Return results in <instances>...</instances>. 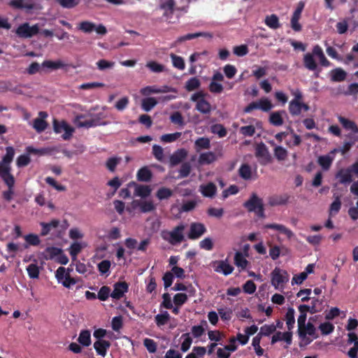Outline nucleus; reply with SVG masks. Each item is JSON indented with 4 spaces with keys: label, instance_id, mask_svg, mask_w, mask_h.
<instances>
[{
    "label": "nucleus",
    "instance_id": "obj_33",
    "mask_svg": "<svg viewBox=\"0 0 358 358\" xmlns=\"http://www.w3.org/2000/svg\"><path fill=\"white\" fill-rule=\"evenodd\" d=\"M331 80L333 82H342L345 80L347 73L341 68H336L329 73Z\"/></svg>",
    "mask_w": 358,
    "mask_h": 358
},
{
    "label": "nucleus",
    "instance_id": "obj_18",
    "mask_svg": "<svg viewBox=\"0 0 358 358\" xmlns=\"http://www.w3.org/2000/svg\"><path fill=\"white\" fill-rule=\"evenodd\" d=\"M278 341H285L287 345H291L292 341V331L287 329V331L285 332H275L272 336L271 343L273 344Z\"/></svg>",
    "mask_w": 358,
    "mask_h": 358
},
{
    "label": "nucleus",
    "instance_id": "obj_8",
    "mask_svg": "<svg viewBox=\"0 0 358 358\" xmlns=\"http://www.w3.org/2000/svg\"><path fill=\"white\" fill-rule=\"evenodd\" d=\"M210 265L215 272L222 273L224 275L231 274L234 269L228 259L213 261L210 262Z\"/></svg>",
    "mask_w": 358,
    "mask_h": 358
},
{
    "label": "nucleus",
    "instance_id": "obj_49",
    "mask_svg": "<svg viewBox=\"0 0 358 358\" xmlns=\"http://www.w3.org/2000/svg\"><path fill=\"white\" fill-rule=\"evenodd\" d=\"M289 138L287 140L286 144L289 147H293L299 145L301 142V138L300 136L294 133V131L292 130L290 134H289Z\"/></svg>",
    "mask_w": 358,
    "mask_h": 358
},
{
    "label": "nucleus",
    "instance_id": "obj_64",
    "mask_svg": "<svg viewBox=\"0 0 358 358\" xmlns=\"http://www.w3.org/2000/svg\"><path fill=\"white\" fill-rule=\"evenodd\" d=\"M223 71L227 78L231 79L235 76L237 69L234 65L227 64L224 66Z\"/></svg>",
    "mask_w": 358,
    "mask_h": 358
},
{
    "label": "nucleus",
    "instance_id": "obj_56",
    "mask_svg": "<svg viewBox=\"0 0 358 358\" xmlns=\"http://www.w3.org/2000/svg\"><path fill=\"white\" fill-rule=\"evenodd\" d=\"M43 66L51 69H59L64 66V63L62 61H51L46 60L43 62Z\"/></svg>",
    "mask_w": 358,
    "mask_h": 358
},
{
    "label": "nucleus",
    "instance_id": "obj_35",
    "mask_svg": "<svg viewBox=\"0 0 358 358\" xmlns=\"http://www.w3.org/2000/svg\"><path fill=\"white\" fill-rule=\"evenodd\" d=\"M234 263L236 266L241 270L245 269L249 264V262L247 260L246 256L241 252H236L235 253Z\"/></svg>",
    "mask_w": 358,
    "mask_h": 358
},
{
    "label": "nucleus",
    "instance_id": "obj_1",
    "mask_svg": "<svg viewBox=\"0 0 358 358\" xmlns=\"http://www.w3.org/2000/svg\"><path fill=\"white\" fill-rule=\"evenodd\" d=\"M306 315H299L297 319L298 334L301 347L308 345L317 338L316 328L311 322H306Z\"/></svg>",
    "mask_w": 358,
    "mask_h": 358
},
{
    "label": "nucleus",
    "instance_id": "obj_16",
    "mask_svg": "<svg viewBox=\"0 0 358 358\" xmlns=\"http://www.w3.org/2000/svg\"><path fill=\"white\" fill-rule=\"evenodd\" d=\"M338 152L337 149H334L328 155L320 156L317 159L319 165L323 170L327 171L334 159L335 154Z\"/></svg>",
    "mask_w": 358,
    "mask_h": 358
},
{
    "label": "nucleus",
    "instance_id": "obj_47",
    "mask_svg": "<svg viewBox=\"0 0 358 358\" xmlns=\"http://www.w3.org/2000/svg\"><path fill=\"white\" fill-rule=\"evenodd\" d=\"M181 338L182 341L181 343L180 349L182 352H185L190 348L192 343V338L188 333L182 334Z\"/></svg>",
    "mask_w": 358,
    "mask_h": 358
},
{
    "label": "nucleus",
    "instance_id": "obj_13",
    "mask_svg": "<svg viewBox=\"0 0 358 358\" xmlns=\"http://www.w3.org/2000/svg\"><path fill=\"white\" fill-rule=\"evenodd\" d=\"M206 232V227L200 222H192L189 225L187 237L189 239L195 240L199 238Z\"/></svg>",
    "mask_w": 358,
    "mask_h": 358
},
{
    "label": "nucleus",
    "instance_id": "obj_62",
    "mask_svg": "<svg viewBox=\"0 0 358 358\" xmlns=\"http://www.w3.org/2000/svg\"><path fill=\"white\" fill-rule=\"evenodd\" d=\"M69 236L71 239H82L84 237L83 232L78 227H73L69 231Z\"/></svg>",
    "mask_w": 358,
    "mask_h": 358
},
{
    "label": "nucleus",
    "instance_id": "obj_61",
    "mask_svg": "<svg viewBox=\"0 0 358 358\" xmlns=\"http://www.w3.org/2000/svg\"><path fill=\"white\" fill-rule=\"evenodd\" d=\"M275 157L280 161L285 160L287 156V151L281 146H277L274 149Z\"/></svg>",
    "mask_w": 358,
    "mask_h": 358
},
{
    "label": "nucleus",
    "instance_id": "obj_11",
    "mask_svg": "<svg viewBox=\"0 0 358 358\" xmlns=\"http://www.w3.org/2000/svg\"><path fill=\"white\" fill-rule=\"evenodd\" d=\"M53 127L55 133L61 134L64 140L69 139L73 132V129L64 121L55 120Z\"/></svg>",
    "mask_w": 358,
    "mask_h": 358
},
{
    "label": "nucleus",
    "instance_id": "obj_40",
    "mask_svg": "<svg viewBox=\"0 0 358 358\" xmlns=\"http://www.w3.org/2000/svg\"><path fill=\"white\" fill-rule=\"evenodd\" d=\"M285 111L273 112L270 114L269 121L274 126H280L283 124Z\"/></svg>",
    "mask_w": 358,
    "mask_h": 358
},
{
    "label": "nucleus",
    "instance_id": "obj_42",
    "mask_svg": "<svg viewBox=\"0 0 358 358\" xmlns=\"http://www.w3.org/2000/svg\"><path fill=\"white\" fill-rule=\"evenodd\" d=\"M295 311L294 308H289L285 315V322L288 330L292 331L295 324Z\"/></svg>",
    "mask_w": 358,
    "mask_h": 358
},
{
    "label": "nucleus",
    "instance_id": "obj_29",
    "mask_svg": "<svg viewBox=\"0 0 358 358\" xmlns=\"http://www.w3.org/2000/svg\"><path fill=\"white\" fill-rule=\"evenodd\" d=\"M110 346V342L105 340H98L94 343V348L96 353L103 357L106 355L107 350Z\"/></svg>",
    "mask_w": 358,
    "mask_h": 358
},
{
    "label": "nucleus",
    "instance_id": "obj_19",
    "mask_svg": "<svg viewBox=\"0 0 358 358\" xmlns=\"http://www.w3.org/2000/svg\"><path fill=\"white\" fill-rule=\"evenodd\" d=\"M262 129V124L253 120L250 125L241 127L240 128V133L245 136H252L257 130Z\"/></svg>",
    "mask_w": 358,
    "mask_h": 358
},
{
    "label": "nucleus",
    "instance_id": "obj_53",
    "mask_svg": "<svg viewBox=\"0 0 358 358\" xmlns=\"http://www.w3.org/2000/svg\"><path fill=\"white\" fill-rule=\"evenodd\" d=\"M275 329L276 327L275 324H265L260 328V331L257 335H260V338L263 336H268L275 332Z\"/></svg>",
    "mask_w": 358,
    "mask_h": 358
},
{
    "label": "nucleus",
    "instance_id": "obj_60",
    "mask_svg": "<svg viewBox=\"0 0 358 358\" xmlns=\"http://www.w3.org/2000/svg\"><path fill=\"white\" fill-rule=\"evenodd\" d=\"M201 85L199 79L196 77H193L189 79L185 84V90H196Z\"/></svg>",
    "mask_w": 358,
    "mask_h": 358
},
{
    "label": "nucleus",
    "instance_id": "obj_14",
    "mask_svg": "<svg viewBox=\"0 0 358 358\" xmlns=\"http://www.w3.org/2000/svg\"><path fill=\"white\" fill-rule=\"evenodd\" d=\"M264 228L274 230L277 231L279 235H284L289 240L292 239L294 236V234L292 230H290L287 227L281 224H266L264 226Z\"/></svg>",
    "mask_w": 358,
    "mask_h": 358
},
{
    "label": "nucleus",
    "instance_id": "obj_48",
    "mask_svg": "<svg viewBox=\"0 0 358 358\" xmlns=\"http://www.w3.org/2000/svg\"><path fill=\"white\" fill-rule=\"evenodd\" d=\"M171 58L172 60L173 66L179 69V70H184L185 68V64L184 59L182 57L178 56L175 54H171Z\"/></svg>",
    "mask_w": 358,
    "mask_h": 358
},
{
    "label": "nucleus",
    "instance_id": "obj_2",
    "mask_svg": "<svg viewBox=\"0 0 358 358\" xmlns=\"http://www.w3.org/2000/svg\"><path fill=\"white\" fill-rule=\"evenodd\" d=\"M6 151V155L0 162V177L8 186H12L15 184V178L10 173V164L15 155V150L13 148L8 147Z\"/></svg>",
    "mask_w": 358,
    "mask_h": 358
},
{
    "label": "nucleus",
    "instance_id": "obj_59",
    "mask_svg": "<svg viewBox=\"0 0 358 358\" xmlns=\"http://www.w3.org/2000/svg\"><path fill=\"white\" fill-rule=\"evenodd\" d=\"M341 207V202L338 196H336L335 200L331 204L329 208V216L335 215L338 213Z\"/></svg>",
    "mask_w": 358,
    "mask_h": 358
},
{
    "label": "nucleus",
    "instance_id": "obj_50",
    "mask_svg": "<svg viewBox=\"0 0 358 358\" xmlns=\"http://www.w3.org/2000/svg\"><path fill=\"white\" fill-rule=\"evenodd\" d=\"M150 178H151V172L146 167L141 169L137 173V179L140 181L147 182V181L150 180Z\"/></svg>",
    "mask_w": 358,
    "mask_h": 358
},
{
    "label": "nucleus",
    "instance_id": "obj_21",
    "mask_svg": "<svg viewBox=\"0 0 358 358\" xmlns=\"http://www.w3.org/2000/svg\"><path fill=\"white\" fill-rule=\"evenodd\" d=\"M303 65L309 71H316L315 75L317 77L319 76V73L321 69H318L317 64L314 59L313 55L311 53H306L303 56Z\"/></svg>",
    "mask_w": 358,
    "mask_h": 358
},
{
    "label": "nucleus",
    "instance_id": "obj_27",
    "mask_svg": "<svg viewBox=\"0 0 358 358\" xmlns=\"http://www.w3.org/2000/svg\"><path fill=\"white\" fill-rule=\"evenodd\" d=\"M128 290V285L124 282H117L114 285V289L110 296L114 299H119L123 296Z\"/></svg>",
    "mask_w": 358,
    "mask_h": 358
},
{
    "label": "nucleus",
    "instance_id": "obj_12",
    "mask_svg": "<svg viewBox=\"0 0 358 358\" xmlns=\"http://www.w3.org/2000/svg\"><path fill=\"white\" fill-rule=\"evenodd\" d=\"M255 156L259 163L263 165L268 164L271 160L269 152L264 143H259L256 145Z\"/></svg>",
    "mask_w": 358,
    "mask_h": 358
},
{
    "label": "nucleus",
    "instance_id": "obj_17",
    "mask_svg": "<svg viewBox=\"0 0 358 358\" xmlns=\"http://www.w3.org/2000/svg\"><path fill=\"white\" fill-rule=\"evenodd\" d=\"M134 187V195L141 198H146L152 192V189L148 185H138L135 182L128 184V187Z\"/></svg>",
    "mask_w": 358,
    "mask_h": 358
},
{
    "label": "nucleus",
    "instance_id": "obj_6",
    "mask_svg": "<svg viewBox=\"0 0 358 358\" xmlns=\"http://www.w3.org/2000/svg\"><path fill=\"white\" fill-rule=\"evenodd\" d=\"M55 278L59 284H62L64 287L71 289L77 283V280L72 278L70 271L66 268L60 266L55 272Z\"/></svg>",
    "mask_w": 358,
    "mask_h": 358
},
{
    "label": "nucleus",
    "instance_id": "obj_52",
    "mask_svg": "<svg viewBox=\"0 0 358 358\" xmlns=\"http://www.w3.org/2000/svg\"><path fill=\"white\" fill-rule=\"evenodd\" d=\"M55 1L62 8L67 9L75 8L80 3V0H55Z\"/></svg>",
    "mask_w": 358,
    "mask_h": 358
},
{
    "label": "nucleus",
    "instance_id": "obj_26",
    "mask_svg": "<svg viewBox=\"0 0 358 358\" xmlns=\"http://www.w3.org/2000/svg\"><path fill=\"white\" fill-rule=\"evenodd\" d=\"M47 117L48 114L45 112L39 113L38 117L34 120L32 124L36 131L41 132L46 129L48 124L45 120Z\"/></svg>",
    "mask_w": 358,
    "mask_h": 358
},
{
    "label": "nucleus",
    "instance_id": "obj_23",
    "mask_svg": "<svg viewBox=\"0 0 358 358\" xmlns=\"http://www.w3.org/2000/svg\"><path fill=\"white\" fill-rule=\"evenodd\" d=\"M238 173L243 179L248 180L256 176V169L248 164H243L238 169Z\"/></svg>",
    "mask_w": 358,
    "mask_h": 358
},
{
    "label": "nucleus",
    "instance_id": "obj_46",
    "mask_svg": "<svg viewBox=\"0 0 358 358\" xmlns=\"http://www.w3.org/2000/svg\"><path fill=\"white\" fill-rule=\"evenodd\" d=\"M170 315L167 311H164L160 314H157L155 317V321L158 327L163 326L169 321Z\"/></svg>",
    "mask_w": 358,
    "mask_h": 358
},
{
    "label": "nucleus",
    "instance_id": "obj_41",
    "mask_svg": "<svg viewBox=\"0 0 358 358\" xmlns=\"http://www.w3.org/2000/svg\"><path fill=\"white\" fill-rule=\"evenodd\" d=\"M62 249L55 247L48 248L45 250L43 255L45 259H53L56 261Z\"/></svg>",
    "mask_w": 358,
    "mask_h": 358
},
{
    "label": "nucleus",
    "instance_id": "obj_7",
    "mask_svg": "<svg viewBox=\"0 0 358 358\" xmlns=\"http://www.w3.org/2000/svg\"><path fill=\"white\" fill-rule=\"evenodd\" d=\"M40 29L38 24L32 26L29 22L20 24L15 30V34L21 38H31L39 33Z\"/></svg>",
    "mask_w": 358,
    "mask_h": 358
},
{
    "label": "nucleus",
    "instance_id": "obj_43",
    "mask_svg": "<svg viewBox=\"0 0 358 358\" xmlns=\"http://www.w3.org/2000/svg\"><path fill=\"white\" fill-rule=\"evenodd\" d=\"M145 66L149 69L150 71L156 73H162L166 71V68L164 65L155 61H150L147 62Z\"/></svg>",
    "mask_w": 358,
    "mask_h": 358
},
{
    "label": "nucleus",
    "instance_id": "obj_45",
    "mask_svg": "<svg viewBox=\"0 0 358 358\" xmlns=\"http://www.w3.org/2000/svg\"><path fill=\"white\" fill-rule=\"evenodd\" d=\"M78 29L83 33L89 34L95 29V24L90 21H82L79 23Z\"/></svg>",
    "mask_w": 358,
    "mask_h": 358
},
{
    "label": "nucleus",
    "instance_id": "obj_54",
    "mask_svg": "<svg viewBox=\"0 0 358 358\" xmlns=\"http://www.w3.org/2000/svg\"><path fill=\"white\" fill-rule=\"evenodd\" d=\"M261 339L262 338H260V335H257L252 338V345L258 356H262L264 354V350L260 346Z\"/></svg>",
    "mask_w": 358,
    "mask_h": 358
},
{
    "label": "nucleus",
    "instance_id": "obj_20",
    "mask_svg": "<svg viewBox=\"0 0 358 358\" xmlns=\"http://www.w3.org/2000/svg\"><path fill=\"white\" fill-rule=\"evenodd\" d=\"M192 100L196 101V108L201 113H206L210 110V104L203 99L201 93L198 92L192 96Z\"/></svg>",
    "mask_w": 358,
    "mask_h": 358
},
{
    "label": "nucleus",
    "instance_id": "obj_32",
    "mask_svg": "<svg viewBox=\"0 0 358 358\" xmlns=\"http://www.w3.org/2000/svg\"><path fill=\"white\" fill-rule=\"evenodd\" d=\"M338 120L345 129L358 134V126L353 121L341 115L338 116Z\"/></svg>",
    "mask_w": 358,
    "mask_h": 358
},
{
    "label": "nucleus",
    "instance_id": "obj_24",
    "mask_svg": "<svg viewBox=\"0 0 358 358\" xmlns=\"http://www.w3.org/2000/svg\"><path fill=\"white\" fill-rule=\"evenodd\" d=\"M60 224V221L57 219H52L49 222H41L40 225L41 227V235L42 236H47L52 230L57 229Z\"/></svg>",
    "mask_w": 358,
    "mask_h": 358
},
{
    "label": "nucleus",
    "instance_id": "obj_9",
    "mask_svg": "<svg viewBox=\"0 0 358 358\" xmlns=\"http://www.w3.org/2000/svg\"><path fill=\"white\" fill-rule=\"evenodd\" d=\"M294 99L289 103V112L294 115H299L301 110H308L309 107L301 101V94L298 91L294 94Z\"/></svg>",
    "mask_w": 358,
    "mask_h": 358
},
{
    "label": "nucleus",
    "instance_id": "obj_38",
    "mask_svg": "<svg viewBox=\"0 0 358 358\" xmlns=\"http://www.w3.org/2000/svg\"><path fill=\"white\" fill-rule=\"evenodd\" d=\"M217 157L213 152H207L201 153L199 157V163L201 165L209 164L214 162Z\"/></svg>",
    "mask_w": 358,
    "mask_h": 358
},
{
    "label": "nucleus",
    "instance_id": "obj_3",
    "mask_svg": "<svg viewBox=\"0 0 358 358\" xmlns=\"http://www.w3.org/2000/svg\"><path fill=\"white\" fill-rule=\"evenodd\" d=\"M185 227L180 224L174 227L172 230H163L161 232L162 238L171 245L180 243L185 238L184 231Z\"/></svg>",
    "mask_w": 358,
    "mask_h": 358
},
{
    "label": "nucleus",
    "instance_id": "obj_63",
    "mask_svg": "<svg viewBox=\"0 0 358 358\" xmlns=\"http://www.w3.org/2000/svg\"><path fill=\"white\" fill-rule=\"evenodd\" d=\"M121 159L120 157H113L109 158L106 163L107 169L113 172L115 170V168L117 164H120Z\"/></svg>",
    "mask_w": 358,
    "mask_h": 358
},
{
    "label": "nucleus",
    "instance_id": "obj_57",
    "mask_svg": "<svg viewBox=\"0 0 358 358\" xmlns=\"http://www.w3.org/2000/svg\"><path fill=\"white\" fill-rule=\"evenodd\" d=\"M24 239L30 245H38L41 243L39 236L35 234H27L24 236Z\"/></svg>",
    "mask_w": 358,
    "mask_h": 358
},
{
    "label": "nucleus",
    "instance_id": "obj_4",
    "mask_svg": "<svg viewBox=\"0 0 358 358\" xmlns=\"http://www.w3.org/2000/svg\"><path fill=\"white\" fill-rule=\"evenodd\" d=\"M289 280L288 273L280 268H275L271 273V283L278 291H282Z\"/></svg>",
    "mask_w": 358,
    "mask_h": 358
},
{
    "label": "nucleus",
    "instance_id": "obj_31",
    "mask_svg": "<svg viewBox=\"0 0 358 358\" xmlns=\"http://www.w3.org/2000/svg\"><path fill=\"white\" fill-rule=\"evenodd\" d=\"M348 343H354V346L348 352V356L350 358H357L358 337L355 333L348 334Z\"/></svg>",
    "mask_w": 358,
    "mask_h": 358
},
{
    "label": "nucleus",
    "instance_id": "obj_15",
    "mask_svg": "<svg viewBox=\"0 0 358 358\" xmlns=\"http://www.w3.org/2000/svg\"><path fill=\"white\" fill-rule=\"evenodd\" d=\"M133 208H138L142 213H148L155 209V205L151 200H134L131 202Z\"/></svg>",
    "mask_w": 358,
    "mask_h": 358
},
{
    "label": "nucleus",
    "instance_id": "obj_39",
    "mask_svg": "<svg viewBox=\"0 0 358 358\" xmlns=\"http://www.w3.org/2000/svg\"><path fill=\"white\" fill-rule=\"evenodd\" d=\"M86 246L85 243L82 242H74L69 248V252L72 257L73 260H76L78 254Z\"/></svg>",
    "mask_w": 358,
    "mask_h": 358
},
{
    "label": "nucleus",
    "instance_id": "obj_34",
    "mask_svg": "<svg viewBox=\"0 0 358 358\" xmlns=\"http://www.w3.org/2000/svg\"><path fill=\"white\" fill-rule=\"evenodd\" d=\"M208 324L205 320H202L200 324L194 325L192 327L191 333L194 338H199L205 334Z\"/></svg>",
    "mask_w": 358,
    "mask_h": 358
},
{
    "label": "nucleus",
    "instance_id": "obj_58",
    "mask_svg": "<svg viewBox=\"0 0 358 358\" xmlns=\"http://www.w3.org/2000/svg\"><path fill=\"white\" fill-rule=\"evenodd\" d=\"M157 103V101L155 98H145L142 101V107L144 110L150 111L152 108L155 106Z\"/></svg>",
    "mask_w": 358,
    "mask_h": 358
},
{
    "label": "nucleus",
    "instance_id": "obj_25",
    "mask_svg": "<svg viewBox=\"0 0 358 358\" xmlns=\"http://www.w3.org/2000/svg\"><path fill=\"white\" fill-rule=\"evenodd\" d=\"M320 302L315 299L313 301L312 305H300L298 308L300 315H304L307 316V313H315L320 310Z\"/></svg>",
    "mask_w": 358,
    "mask_h": 358
},
{
    "label": "nucleus",
    "instance_id": "obj_28",
    "mask_svg": "<svg viewBox=\"0 0 358 358\" xmlns=\"http://www.w3.org/2000/svg\"><path fill=\"white\" fill-rule=\"evenodd\" d=\"M175 6V0H164L160 3L159 8L164 11V16L169 18L174 12Z\"/></svg>",
    "mask_w": 358,
    "mask_h": 358
},
{
    "label": "nucleus",
    "instance_id": "obj_55",
    "mask_svg": "<svg viewBox=\"0 0 358 358\" xmlns=\"http://www.w3.org/2000/svg\"><path fill=\"white\" fill-rule=\"evenodd\" d=\"M195 148L197 151L210 148V140L208 138H200L195 141Z\"/></svg>",
    "mask_w": 358,
    "mask_h": 358
},
{
    "label": "nucleus",
    "instance_id": "obj_44",
    "mask_svg": "<svg viewBox=\"0 0 358 358\" xmlns=\"http://www.w3.org/2000/svg\"><path fill=\"white\" fill-rule=\"evenodd\" d=\"M78 341L79 343L83 346H89L91 344V334L90 331H81L79 334Z\"/></svg>",
    "mask_w": 358,
    "mask_h": 358
},
{
    "label": "nucleus",
    "instance_id": "obj_22",
    "mask_svg": "<svg viewBox=\"0 0 358 358\" xmlns=\"http://www.w3.org/2000/svg\"><path fill=\"white\" fill-rule=\"evenodd\" d=\"M199 192L204 197L213 198L217 193V187L213 182L202 184L199 186Z\"/></svg>",
    "mask_w": 358,
    "mask_h": 358
},
{
    "label": "nucleus",
    "instance_id": "obj_5",
    "mask_svg": "<svg viewBox=\"0 0 358 358\" xmlns=\"http://www.w3.org/2000/svg\"><path fill=\"white\" fill-rule=\"evenodd\" d=\"M244 206L250 212H254L257 216L264 217V205L262 199L256 194H252L250 199L244 203Z\"/></svg>",
    "mask_w": 358,
    "mask_h": 358
},
{
    "label": "nucleus",
    "instance_id": "obj_10",
    "mask_svg": "<svg viewBox=\"0 0 358 358\" xmlns=\"http://www.w3.org/2000/svg\"><path fill=\"white\" fill-rule=\"evenodd\" d=\"M273 107L271 101L267 98H262L250 103L245 109V113H250L254 109H259L264 112L271 110Z\"/></svg>",
    "mask_w": 358,
    "mask_h": 358
},
{
    "label": "nucleus",
    "instance_id": "obj_51",
    "mask_svg": "<svg viewBox=\"0 0 358 358\" xmlns=\"http://www.w3.org/2000/svg\"><path fill=\"white\" fill-rule=\"evenodd\" d=\"M27 271L30 278L36 279L39 276L40 270L36 264H31L27 267Z\"/></svg>",
    "mask_w": 358,
    "mask_h": 358
},
{
    "label": "nucleus",
    "instance_id": "obj_36",
    "mask_svg": "<svg viewBox=\"0 0 358 358\" xmlns=\"http://www.w3.org/2000/svg\"><path fill=\"white\" fill-rule=\"evenodd\" d=\"M187 155V151L185 149H180L174 152L170 157V163L175 166L181 162Z\"/></svg>",
    "mask_w": 358,
    "mask_h": 358
},
{
    "label": "nucleus",
    "instance_id": "obj_37",
    "mask_svg": "<svg viewBox=\"0 0 358 358\" xmlns=\"http://www.w3.org/2000/svg\"><path fill=\"white\" fill-rule=\"evenodd\" d=\"M264 23L272 29H277L281 27L279 18L275 14L266 16Z\"/></svg>",
    "mask_w": 358,
    "mask_h": 358
},
{
    "label": "nucleus",
    "instance_id": "obj_30",
    "mask_svg": "<svg viewBox=\"0 0 358 358\" xmlns=\"http://www.w3.org/2000/svg\"><path fill=\"white\" fill-rule=\"evenodd\" d=\"M352 170L350 168L341 169L336 174V178L342 184L349 183L352 181Z\"/></svg>",
    "mask_w": 358,
    "mask_h": 358
}]
</instances>
